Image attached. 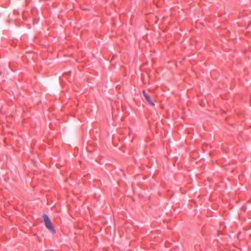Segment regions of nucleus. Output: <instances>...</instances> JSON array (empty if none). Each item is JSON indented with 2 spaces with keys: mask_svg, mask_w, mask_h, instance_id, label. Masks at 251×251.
I'll use <instances>...</instances> for the list:
<instances>
[{
  "mask_svg": "<svg viewBox=\"0 0 251 251\" xmlns=\"http://www.w3.org/2000/svg\"><path fill=\"white\" fill-rule=\"evenodd\" d=\"M43 218L45 222V225L46 227L49 229L52 233H55V230L54 227L52 226L50 219L46 215H43Z\"/></svg>",
  "mask_w": 251,
  "mask_h": 251,
  "instance_id": "f257e3e1",
  "label": "nucleus"
},
{
  "mask_svg": "<svg viewBox=\"0 0 251 251\" xmlns=\"http://www.w3.org/2000/svg\"><path fill=\"white\" fill-rule=\"evenodd\" d=\"M145 99L146 100L149 102V103L151 104L152 106H154L155 104L153 103V102L151 100V99L150 98V96H145Z\"/></svg>",
  "mask_w": 251,
  "mask_h": 251,
  "instance_id": "f03ea898",
  "label": "nucleus"
},
{
  "mask_svg": "<svg viewBox=\"0 0 251 251\" xmlns=\"http://www.w3.org/2000/svg\"><path fill=\"white\" fill-rule=\"evenodd\" d=\"M143 94H144V96L145 97V96H148V95H147V94H146V93L145 92V91H143Z\"/></svg>",
  "mask_w": 251,
  "mask_h": 251,
  "instance_id": "7ed1b4c3",
  "label": "nucleus"
}]
</instances>
